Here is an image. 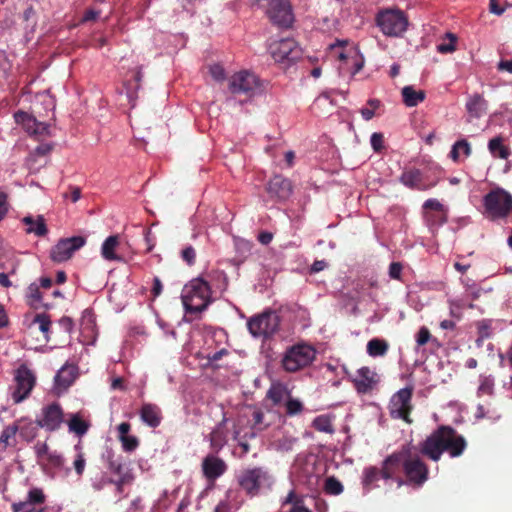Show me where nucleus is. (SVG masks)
<instances>
[{"label":"nucleus","mask_w":512,"mask_h":512,"mask_svg":"<svg viewBox=\"0 0 512 512\" xmlns=\"http://www.w3.org/2000/svg\"><path fill=\"white\" fill-rule=\"evenodd\" d=\"M446 38L449 39L448 43L443 42V43L438 44L436 47L437 51L441 54L452 53L456 50V41H457L456 35L448 32V33H446Z\"/></svg>","instance_id":"c03bdc74"},{"label":"nucleus","mask_w":512,"mask_h":512,"mask_svg":"<svg viewBox=\"0 0 512 512\" xmlns=\"http://www.w3.org/2000/svg\"><path fill=\"white\" fill-rule=\"evenodd\" d=\"M17 431L18 426L16 424L8 426L2 432V443H4L6 446H13L16 443L15 436Z\"/></svg>","instance_id":"8fccbe9b"},{"label":"nucleus","mask_w":512,"mask_h":512,"mask_svg":"<svg viewBox=\"0 0 512 512\" xmlns=\"http://www.w3.org/2000/svg\"><path fill=\"white\" fill-rule=\"evenodd\" d=\"M15 121L21 124L24 130L37 140L50 136V126L47 123L38 121L32 115L19 111L14 114Z\"/></svg>","instance_id":"2eb2a0df"},{"label":"nucleus","mask_w":512,"mask_h":512,"mask_svg":"<svg viewBox=\"0 0 512 512\" xmlns=\"http://www.w3.org/2000/svg\"><path fill=\"white\" fill-rule=\"evenodd\" d=\"M376 24L389 37H401L408 28V19L399 9H384L377 13Z\"/></svg>","instance_id":"423d86ee"},{"label":"nucleus","mask_w":512,"mask_h":512,"mask_svg":"<svg viewBox=\"0 0 512 512\" xmlns=\"http://www.w3.org/2000/svg\"><path fill=\"white\" fill-rule=\"evenodd\" d=\"M51 150L52 145L50 143H42L35 148L34 154L38 156H44L49 154Z\"/></svg>","instance_id":"e2e57ef3"},{"label":"nucleus","mask_w":512,"mask_h":512,"mask_svg":"<svg viewBox=\"0 0 512 512\" xmlns=\"http://www.w3.org/2000/svg\"><path fill=\"white\" fill-rule=\"evenodd\" d=\"M463 154L465 157H469L472 153V148L470 143L466 139H461L456 141L451 148L450 158L454 162L460 161V154Z\"/></svg>","instance_id":"72a5a7b5"},{"label":"nucleus","mask_w":512,"mask_h":512,"mask_svg":"<svg viewBox=\"0 0 512 512\" xmlns=\"http://www.w3.org/2000/svg\"><path fill=\"white\" fill-rule=\"evenodd\" d=\"M497 69L499 71H506L512 74V59L511 60H501L497 64Z\"/></svg>","instance_id":"338daca9"},{"label":"nucleus","mask_w":512,"mask_h":512,"mask_svg":"<svg viewBox=\"0 0 512 512\" xmlns=\"http://www.w3.org/2000/svg\"><path fill=\"white\" fill-rule=\"evenodd\" d=\"M269 52L275 62L290 63L300 57V48L297 42L292 38H285L274 41L269 46Z\"/></svg>","instance_id":"f8f14e48"},{"label":"nucleus","mask_w":512,"mask_h":512,"mask_svg":"<svg viewBox=\"0 0 512 512\" xmlns=\"http://www.w3.org/2000/svg\"><path fill=\"white\" fill-rule=\"evenodd\" d=\"M69 431L77 436H83L89 429V423L80 418L79 414H71L68 421Z\"/></svg>","instance_id":"c9c22d12"},{"label":"nucleus","mask_w":512,"mask_h":512,"mask_svg":"<svg viewBox=\"0 0 512 512\" xmlns=\"http://www.w3.org/2000/svg\"><path fill=\"white\" fill-rule=\"evenodd\" d=\"M241 489L250 497L258 496L272 489L275 478L270 471L261 466L242 469L236 475Z\"/></svg>","instance_id":"7ed1b4c3"},{"label":"nucleus","mask_w":512,"mask_h":512,"mask_svg":"<svg viewBox=\"0 0 512 512\" xmlns=\"http://www.w3.org/2000/svg\"><path fill=\"white\" fill-rule=\"evenodd\" d=\"M494 390V379L491 376H480L478 387L479 395H492Z\"/></svg>","instance_id":"de8ad7c7"},{"label":"nucleus","mask_w":512,"mask_h":512,"mask_svg":"<svg viewBox=\"0 0 512 512\" xmlns=\"http://www.w3.org/2000/svg\"><path fill=\"white\" fill-rule=\"evenodd\" d=\"M29 297L35 301H40L42 298L39 288L35 283L29 286Z\"/></svg>","instance_id":"0e129e2a"},{"label":"nucleus","mask_w":512,"mask_h":512,"mask_svg":"<svg viewBox=\"0 0 512 512\" xmlns=\"http://www.w3.org/2000/svg\"><path fill=\"white\" fill-rule=\"evenodd\" d=\"M327 267V262L325 260H316L311 265L310 271L311 273H318L324 270Z\"/></svg>","instance_id":"69168bd1"},{"label":"nucleus","mask_w":512,"mask_h":512,"mask_svg":"<svg viewBox=\"0 0 512 512\" xmlns=\"http://www.w3.org/2000/svg\"><path fill=\"white\" fill-rule=\"evenodd\" d=\"M76 378V367L73 365L63 366L55 375V385L58 389H67Z\"/></svg>","instance_id":"cd10ccee"},{"label":"nucleus","mask_w":512,"mask_h":512,"mask_svg":"<svg viewBox=\"0 0 512 512\" xmlns=\"http://www.w3.org/2000/svg\"><path fill=\"white\" fill-rule=\"evenodd\" d=\"M15 385L10 389V397L15 404L22 402L35 385V376L26 366H20L14 376Z\"/></svg>","instance_id":"9d476101"},{"label":"nucleus","mask_w":512,"mask_h":512,"mask_svg":"<svg viewBox=\"0 0 512 512\" xmlns=\"http://www.w3.org/2000/svg\"><path fill=\"white\" fill-rule=\"evenodd\" d=\"M63 422V411L59 404L52 403L42 409L41 417L37 419L39 427L47 431L57 430Z\"/></svg>","instance_id":"dca6fc26"},{"label":"nucleus","mask_w":512,"mask_h":512,"mask_svg":"<svg viewBox=\"0 0 512 512\" xmlns=\"http://www.w3.org/2000/svg\"><path fill=\"white\" fill-rule=\"evenodd\" d=\"M291 395L290 389L280 382L272 383L266 393V397L271 400L274 406H284Z\"/></svg>","instance_id":"393cba45"},{"label":"nucleus","mask_w":512,"mask_h":512,"mask_svg":"<svg viewBox=\"0 0 512 512\" xmlns=\"http://www.w3.org/2000/svg\"><path fill=\"white\" fill-rule=\"evenodd\" d=\"M265 13L270 21L279 27L288 28L294 21L289 0H267Z\"/></svg>","instance_id":"9b49d317"},{"label":"nucleus","mask_w":512,"mask_h":512,"mask_svg":"<svg viewBox=\"0 0 512 512\" xmlns=\"http://www.w3.org/2000/svg\"><path fill=\"white\" fill-rule=\"evenodd\" d=\"M267 191L272 197L283 201L290 197L292 193V185L288 179L276 175L269 181Z\"/></svg>","instance_id":"6ab92c4d"},{"label":"nucleus","mask_w":512,"mask_h":512,"mask_svg":"<svg viewBox=\"0 0 512 512\" xmlns=\"http://www.w3.org/2000/svg\"><path fill=\"white\" fill-rule=\"evenodd\" d=\"M182 258L189 265H192L195 262L196 252L193 247L188 246L182 251Z\"/></svg>","instance_id":"052dcab7"},{"label":"nucleus","mask_w":512,"mask_h":512,"mask_svg":"<svg viewBox=\"0 0 512 512\" xmlns=\"http://www.w3.org/2000/svg\"><path fill=\"white\" fill-rule=\"evenodd\" d=\"M279 512H311L304 504L303 497L291 490L288 495L281 500Z\"/></svg>","instance_id":"a878e982"},{"label":"nucleus","mask_w":512,"mask_h":512,"mask_svg":"<svg viewBox=\"0 0 512 512\" xmlns=\"http://www.w3.org/2000/svg\"><path fill=\"white\" fill-rule=\"evenodd\" d=\"M386 476L395 477L398 486L409 484L421 487L428 479V468L411 444L403 445L386 458Z\"/></svg>","instance_id":"f257e3e1"},{"label":"nucleus","mask_w":512,"mask_h":512,"mask_svg":"<svg viewBox=\"0 0 512 512\" xmlns=\"http://www.w3.org/2000/svg\"><path fill=\"white\" fill-rule=\"evenodd\" d=\"M477 329L479 334L477 344L480 345L481 341L491 336V322L489 320H481L477 324Z\"/></svg>","instance_id":"3c124183"},{"label":"nucleus","mask_w":512,"mask_h":512,"mask_svg":"<svg viewBox=\"0 0 512 512\" xmlns=\"http://www.w3.org/2000/svg\"><path fill=\"white\" fill-rule=\"evenodd\" d=\"M383 135L381 133H373L370 137V144L375 152H379L383 148Z\"/></svg>","instance_id":"4d7b16f0"},{"label":"nucleus","mask_w":512,"mask_h":512,"mask_svg":"<svg viewBox=\"0 0 512 512\" xmlns=\"http://www.w3.org/2000/svg\"><path fill=\"white\" fill-rule=\"evenodd\" d=\"M423 207L425 209H431L436 212V214H427V220L429 222L438 221V224L441 225L447 221L446 212L444 206L434 198L428 199L424 202Z\"/></svg>","instance_id":"c85d7f7f"},{"label":"nucleus","mask_w":512,"mask_h":512,"mask_svg":"<svg viewBox=\"0 0 512 512\" xmlns=\"http://www.w3.org/2000/svg\"><path fill=\"white\" fill-rule=\"evenodd\" d=\"M431 337L429 330L426 327H421L416 335V342L419 346L425 345Z\"/></svg>","instance_id":"13d9d810"},{"label":"nucleus","mask_w":512,"mask_h":512,"mask_svg":"<svg viewBox=\"0 0 512 512\" xmlns=\"http://www.w3.org/2000/svg\"><path fill=\"white\" fill-rule=\"evenodd\" d=\"M119 244V237L111 235L105 239L101 246V255L107 261H119L121 258L115 253Z\"/></svg>","instance_id":"c756f323"},{"label":"nucleus","mask_w":512,"mask_h":512,"mask_svg":"<svg viewBox=\"0 0 512 512\" xmlns=\"http://www.w3.org/2000/svg\"><path fill=\"white\" fill-rule=\"evenodd\" d=\"M403 102L407 107H415L425 99V92L415 90L412 86H405L401 91Z\"/></svg>","instance_id":"2f4dec72"},{"label":"nucleus","mask_w":512,"mask_h":512,"mask_svg":"<svg viewBox=\"0 0 512 512\" xmlns=\"http://www.w3.org/2000/svg\"><path fill=\"white\" fill-rule=\"evenodd\" d=\"M466 440L449 426H441L421 443L420 452L438 461L444 451L451 457H459L466 448Z\"/></svg>","instance_id":"f03ea898"},{"label":"nucleus","mask_w":512,"mask_h":512,"mask_svg":"<svg viewBox=\"0 0 512 512\" xmlns=\"http://www.w3.org/2000/svg\"><path fill=\"white\" fill-rule=\"evenodd\" d=\"M388 343L379 338H373L367 343V353L372 357L384 356L388 351Z\"/></svg>","instance_id":"4c0bfd02"},{"label":"nucleus","mask_w":512,"mask_h":512,"mask_svg":"<svg viewBox=\"0 0 512 512\" xmlns=\"http://www.w3.org/2000/svg\"><path fill=\"white\" fill-rule=\"evenodd\" d=\"M207 282L211 287V293L213 292H223L227 289L228 286V278L227 275L223 271H212L207 275Z\"/></svg>","instance_id":"7c9ffc66"},{"label":"nucleus","mask_w":512,"mask_h":512,"mask_svg":"<svg viewBox=\"0 0 512 512\" xmlns=\"http://www.w3.org/2000/svg\"><path fill=\"white\" fill-rule=\"evenodd\" d=\"M386 458L382 462V467L377 468L375 466H370L364 469L363 471V486L366 489H370L372 485H374L380 479L389 480L395 479V477L386 476Z\"/></svg>","instance_id":"4be33fe9"},{"label":"nucleus","mask_w":512,"mask_h":512,"mask_svg":"<svg viewBox=\"0 0 512 512\" xmlns=\"http://www.w3.org/2000/svg\"><path fill=\"white\" fill-rule=\"evenodd\" d=\"M312 426L319 432L332 434L334 428L331 419L326 415L317 416L312 423Z\"/></svg>","instance_id":"ea45409f"},{"label":"nucleus","mask_w":512,"mask_h":512,"mask_svg":"<svg viewBox=\"0 0 512 512\" xmlns=\"http://www.w3.org/2000/svg\"><path fill=\"white\" fill-rule=\"evenodd\" d=\"M284 408L286 416L294 417L300 415L303 412L304 405L299 399L293 398L291 395L284 404Z\"/></svg>","instance_id":"58836bf2"},{"label":"nucleus","mask_w":512,"mask_h":512,"mask_svg":"<svg viewBox=\"0 0 512 512\" xmlns=\"http://www.w3.org/2000/svg\"><path fill=\"white\" fill-rule=\"evenodd\" d=\"M75 449L78 451V453H77L76 458H75V460L73 462V466H74V469H75L77 475L81 476L83 474V472H84V469H85V466H86V461H85L83 453L81 452L80 444H77L75 446Z\"/></svg>","instance_id":"864d4df0"},{"label":"nucleus","mask_w":512,"mask_h":512,"mask_svg":"<svg viewBox=\"0 0 512 512\" xmlns=\"http://www.w3.org/2000/svg\"><path fill=\"white\" fill-rule=\"evenodd\" d=\"M58 324L60 326V328L64 331V332H67V333H70L73 329V321L71 318L69 317H62L59 321H58Z\"/></svg>","instance_id":"680f3d73"},{"label":"nucleus","mask_w":512,"mask_h":512,"mask_svg":"<svg viewBox=\"0 0 512 512\" xmlns=\"http://www.w3.org/2000/svg\"><path fill=\"white\" fill-rule=\"evenodd\" d=\"M229 90L233 94H244L247 97H252L261 91V85L254 73L243 70L231 76Z\"/></svg>","instance_id":"1a4fd4ad"},{"label":"nucleus","mask_w":512,"mask_h":512,"mask_svg":"<svg viewBox=\"0 0 512 512\" xmlns=\"http://www.w3.org/2000/svg\"><path fill=\"white\" fill-rule=\"evenodd\" d=\"M227 419L224 417L221 422L209 434V441L211 449L214 452H219L228 441V431L226 429Z\"/></svg>","instance_id":"412c9836"},{"label":"nucleus","mask_w":512,"mask_h":512,"mask_svg":"<svg viewBox=\"0 0 512 512\" xmlns=\"http://www.w3.org/2000/svg\"><path fill=\"white\" fill-rule=\"evenodd\" d=\"M421 176L422 175H421L420 170L411 169L408 171H404L401 174L399 180L404 186H406L408 188L421 190V189H423L422 185H421V180H422Z\"/></svg>","instance_id":"473e14b6"},{"label":"nucleus","mask_w":512,"mask_h":512,"mask_svg":"<svg viewBox=\"0 0 512 512\" xmlns=\"http://www.w3.org/2000/svg\"><path fill=\"white\" fill-rule=\"evenodd\" d=\"M487 106V101L479 93L470 95L465 104L467 113L471 118L475 119L481 118L486 113Z\"/></svg>","instance_id":"b1692460"},{"label":"nucleus","mask_w":512,"mask_h":512,"mask_svg":"<svg viewBox=\"0 0 512 512\" xmlns=\"http://www.w3.org/2000/svg\"><path fill=\"white\" fill-rule=\"evenodd\" d=\"M22 222L26 226V233L34 234L38 237L45 236L48 232L44 217L38 215L37 217L26 216Z\"/></svg>","instance_id":"bb28decb"},{"label":"nucleus","mask_w":512,"mask_h":512,"mask_svg":"<svg viewBox=\"0 0 512 512\" xmlns=\"http://www.w3.org/2000/svg\"><path fill=\"white\" fill-rule=\"evenodd\" d=\"M402 265L399 262H392L389 266V276L392 279L399 280L401 278Z\"/></svg>","instance_id":"bf43d9fd"},{"label":"nucleus","mask_w":512,"mask_h":512,"mask_svg":"<svg viewBox=\"0 0 512 512\" xmlns=\"http://www.w3.org/2000/svg\"><path fill=\"white\" fill-rule=\"evenodd\" d=\"M297 441L298 439L292 435H283L281 438L274 439L270 445L278 452H289Z\"/></svg>","instance_id":"e433bc0d"},{"label":"nucleus","mask_w":512,"mask_h":512,"mask_svg":"<svg viewBox=\"0 0 512 512\" xmlns=\"http://www.w3.org/2000/svg\"><path fill=\"white\" fill-rule=\"evenodd\" d=\"M211 294V287L205 279H192L185 285L181 296L185 310L190 313L202 312L211 302Z\"/></svg>","instance_id":"20e7f679"},{"label":"nucleus","mask_w":512,"mask_h":512,"mask_svg":"<svg viewBox=\"0 0 512 512\" xmlns=\"http://www.w3.org/2000/svg\"><path fill=\"white\" fill-rule=\"evenodd\" d=\"M483 206L490 219H505L512 214V195L502 188L493 189L484 196Z\"/></svg>","instance_id":"39448f33"},{"label":"nucleus","mask_w":512,"mask_h":512,"mask_svg":"<svg viewBox=\"0 0 512 512\" xmlns=\"http://www.w3.org/2000/svg\"><path fill=\"white\" fill-rule=\"evenodd\" d=\"M316 356L313 346L299 343L288 348L282 358V366L287 372H296L310 365Z\"/></svg>","instance_id":"0eeeda50"},{"label":"nucleus","mask_w":512,"mask_h":512,"mask_svg":"<svg viewBox=\"0 0 512 512\" xmlns=\"http://www.w3.org/2000/svg\"><path fill=\"white\" fill-rule=\"evenodd\" d=\"M488 150L494 157L500 159H507L510 156V150L503 145L501 137L492 138L488 143Z\"/></svg>","instance_id":"f704fd0d"},{"label":"nucleus","mask_w":512,"mask_h":512,"mask_svg":"<svg viewBox=\"0 0 512 512\" xmlns=\"http://www.w3.org/2000/svg\"><path fill=\"white\" fill-rule=\"evenodd\" d=\"M130 428H131V426L128 422L120 423L117 427L118 438L129 435Z\"/></svg>","instance_id":"774afa93"},{"label":"nucleus","mask_w":512,"mask_h":512,"mask_svg":"<svg viewBox=\"0 0 512 512\" xmlns=\"http://www.w3.org/2000/svg\"><path fill=\"white\" fill-rule=\"evenodd\" d=\"M324 489L327 494L336 496L343 492V485L335 477H328L325 481Z\"/></svg>","instance_id":"a18cd8bd"},{"label":"nucleus","mask_w":512,"mask_h":512,"mask_svg":"<svg viewBox=\"0 0 512 512\" xmlns=\"http://www.w3.org/2000/svg\"><path fill=\"white\" fill-rule=\"evenodd\" d=\"M280 317L275 311H265L247 322L251 335L255 338H268L278 331Z\"/></svg>","instance_id":"6e6552de"},{"label":"nucleus","mask_w":512,"mask_h":512,"mask_svg":"<svg viewBox=\"0 0 512 512\" xmlns=\"http://www.w3.org/2000/svg\"><path fill=\"white\" fill-rule=\"evenodd\" d=\"M413 389L405 387L397 391L390 400L389 412L394 419L410 422L408 415L412 410L411 398Z\"/></svg>","instance_id":"ddd939ff"},{"label":"nucleus","mask_w":512,"mask_h":512,"mask_svg":"<svg viewBox=\"0 0 512 512\" xmlns=\"http://www.w3.org/2000/svg\"><path fill=\"white\" fill-rule=\"evenodd\" d=\"M227 470L224 460L214 455H207L202 462V471L205 478L209 481H215L221 477Z\"/></svg>","instance_id":"a211bd4d"},{"label":"nucleus","mask_w":512,"mask_h":512,"mask_svg":"<svg viewBox=\"0 0 512 512\" xmlns=\"http://www.w3.org/2000/svg\"><path fill=\"white\" fill-rule=\"evenodd\" d=\"M252 420H253L252 428L255 431L252 433V437H254L256 435V432H260V431L264 430L268 426V424L263 423L264 413L260 410H256L253 412Z\"/></svg>","instance_id":"603ef678"},{"label":"nucleus","mask_w":512,"mask_h":512,"mask_svg":"<svg viewBox=\"0 0 512 512\" xmlns=\"http://www.w3.org/2000/svg\"><path fill=\"white\" fill-rule=\"evenodd\" d=\"M377 374L368 367H362L357 370L353 379L358 392L366 393L370 391L377 383Z\"/></svg>","instance_id":"aec40b11"},{"label":"nucleus","mask_w":512,"mask_h":512,"mask_svg":"<svg viewBox=\"0 0 512 512\" xmlns=\"http://www.w3.org/2000/svg\"><path fill=\"white\" fill-rule=\"evenodd\" d=\"M210 75L216 81H223L225 79V70L219 64L211 65L209 68Z\"/></svg>","instance_id":"5fc2aeb1"},{"label":"nucleus","mask_w":512,"mask_h":512,"mask_svg":"<svg viewBox=\"0 0 512 512\" xmlns=\"http://www.w3.org/2000/svg\"><path fill=\"white\" fill-rule=\"evenodd\" d=\"M114 479L115 478L110 477L107 475V473L103 472L91 478V486L95 491H101L107 485H113Z\"/></svg>","instance_id":"a19ab883"},{"label":"nucleus","mask_w":512,"mask_h":512,"mask_svg":"<svg viewBox=\"0 0 512 512\" xmlns=\"http://www.w3.org/2000/svg\"><path fill=\"white\" fill-rule=\"evenodd\" d=\"M14 512H44L43 507H37L28 500L20 501L12 504Z\"/></svg>","instance_id":"49530a36"},{"label":"nucleus","mask_w":512,"mask_h":512,"mask_svg":"<svg viewBox=\"0 0 512 512\" xmlns=\"http://www.w3.org/2000/svg\"><path fill=\"white\" fill-rule=\"evenodd\" d=\"M26 500L37 507H42V505L45 503L46 496L42 489L34 487L28 491Z\"/></svg>","instance_id":"79ce46f5"},{"label":"nucleus","mask_w":512,"mask_h":512,"mask_svg":"<svg viewBox=\"0 0 512 512\" xmlns=\"http://www.w3.org/2000/svg\"><path fill=\"white\" fill-rule=\"evenodd\" d=\"M140 418L147 426L156 428L162 421L161 409L155 404L145 403L141 407Z\"/></svg>","instance_id":"5701e85b"},{"label":"nucleus","mask_w":512,"mask_h":512,"mask_svg":"<svg viewBox=\"0 0 512 512\" xmlns=\"http://www.w3.org/2000/svg\"><path fill=\"white\" fill-rule=\"evenodd\" d=\"M34 323H37L39 325V330L44 334V338L46 341L49 340V330L51 325V320L49 315L45 313L37 314L34 318Z\"/></svg>","instance_id":"37998d69"},{"label":"nucleus","mask_w":512,"mask_h":512,"mask_svg":"<svg viewBox=\"0 0 512 512\" xmlns=\"http://www.w3.org/2000/svg\"><path fill=\"white\" fill-rule=\"evenodd\" d=\"M86 243V239L82 236H73L61 239L51 249L50 256L54 262L61 263L72 257L75 251L82 248Z\"/></svg>","instance_id":"4468645a"},{"label":"nucleus","mask_w":512,"mask_h":512,"mask_svg":"<svg viewBox=\"0 0 512 512\" xmlns=\"http://www.w3.org/2000/svg\"><path fill=\"white\" fill-rule=\"evenodd\" d=\"M119 441L121 442L122 448L125 452H133L139 446V440L134 435L119 437Z\"/></svg>","instance_id":"09e8293b"},{"label":"nucleus","mask_w":512,"mask_h":512,"mask_svg":"<svg viewBox=\"0 0 512 512\" xmlns=\"http://www.w3.org/2000/svg\"><path fill=\"white\" fill-rule=\"evenodd\" d=\"M107 470L116 477H134L132 469L126 464L122 456H115L112 449H107L102 454Z\"/></svg>","instance_id":"f3484780"},{"label":"nucleus","mask_w":512,"mask_h":512,"mask_svg":"<svg viewBox=\"0 0 512 512\" xmlns=\"http://www.w3.org/2000/svg\"><path fill=\"white\" fill-rule=\"evenodd\" d=\"M134 477H116L114 479L113 485L115 486V490L117 494H122L124 490V486L126 484L132 483Z\"/></svg>","instance_id":"6e6d98bb"}]
</instances>
